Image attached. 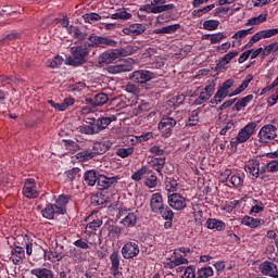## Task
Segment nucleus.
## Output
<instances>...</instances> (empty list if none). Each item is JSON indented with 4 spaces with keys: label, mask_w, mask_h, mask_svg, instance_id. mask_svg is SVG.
I'll return each mask as SVG.
<instances>
[{
    "label": "nucleus",
    "mask_w": 278,
    "mask_h": 278,
    "mask_svg": "<svg viewBox=\"0 0 278 278\" xmlns=\"http://www.w3.org/2000/svg\"><path fill=\"white\" fill-rule=\"evenodd\" d=\"M251 81H253V75L250 74L245 77V79H243V81L241 83L239 88H237L232 91L230 97H236V94H240V92H244V90H247V88H249V85L251 84Z\"/></svg>",
    "instance_id": "nucleus-27"
},
{
    "label": "nucleus",
    "mask_w": 278,
    "mask_h": 278,
    "mask_svg": "<svg viewBox=\"0 0 278 278\" xmlns=\"http://www.w3.org/2000/svg\"><path fill=\"white\" fill-rule=\"evenodd\" d=\"M140 254V248L136 242H127L122 248V255L124 260H134V257H138Z\"/></svg>",
    "instance_id": "nucleus-9"
},
{
    "label": "nucleus",
    "mask_w": 278,
    "mask_h": 278,
    "mask_svg": "<svg viewBox=\"0 0 278 278\" xmlns=\"http://www.w3.org/2000/svg\"><path fill=\"white\" fill-rule=\"evenodd\" d=\"M230 184H232L235 188H240V186H242V178L238 175H233L230 178Z\"/></svg>",
    "instance_id": "nucleus-62"
},
{
    "label": "nucleus",
    "mask_w": 278,
    "mask_h": 278,
    "mask_svg": "<svg viewBox=\"0 0 278 278\" xmlns=\"http://www.w3.org/2000/svg\"><path fill=\"white\" fill-rule=\"evenodd\" d=\"M261 212H264V203L253 200V206L250 211V214H260Z\"/></svg>",
    "instance_id": "nucleus-49"
},
{
    "label": "nucleus",
    "mask_w": 278,
    "mask_h": 278,
    "mask_svg": "<svg viewBox=\"0 0 278 278\" xmlns=\"http://www.w3.org/2000/svg\"><path fill=\"white\" fill-rule=\"evenodd\" d=\"M64 63V59L62 56H54L53 59H50L47 61L46 65L48 68H60L62 64Z\"/></svg>",
    "instance_id": "nucleus-39"
},
{
    "label": "nucleus",
    "mask_w": 278,
    "mask_h": 278,
    "mask_svg": "<svg viewBox=\"0 0 278 278\" xmlns=\"http://www.w3.org/2000/svg\"><path fill=\"white\" fill-rule=\"evenodd\" d=\"M89 45L91 47H116V41L105 37L90 36Z\"/></svg>",
    "instance_id": "nucleus-11"
},
{
    "label": "nucleus",
    "mask_w": 278,
    "mask_h": 278,
    "mask_svg": "<svg viewBox=\"0 0 278 278\" xmlns=\"http://www.w3.org/2000/svg\"><path fill=\"white\" fill-rule=\"evenodd\" d=\"M30 274L37 278H53V273L47 268H35L30 270Z\"/></svg>",
    "instance_id": "nucleus-29"
},
{
    "label": "nucleus",
    "mask_w": 278,
    "mask_h": 278,
    "mask_svg": "<svg viewBox=\"0 0 278 278\" xmlns=\"http://www.w3.org/2000/svg\"><path fill=\"white\" fill-rule=\"evenodd\" d=\"M113 21H129L131 18V13L127 9H118L114 14L111 15Z\"/></svg>",
    "instance_id": "nucleus-26"
},
{
    "label": "nucleus",
    "mask_w": 278,
    "mask_h": 278,
    "mask_svg": "<svg viewBox=\"0 0 278 278\" xmlns=\"http://www.w3.org/2000/svg\"><path fill=\"white\" fill-rule=\"evenodd\" d=\"M199 275L204 278L212 277V275H214V269H212V267H203L199 270Z\"/></svg>",
    "instance_id": "nucleus-60"
},
{
    "label": "nucleus",
    "mask_w": 278,
    "mask_h": 278,
    "mask_svg": "<svg viewBox=\"0 0 278 278\" xmlns=\"http://www.w3.org/2000/svg\"><path fill=\"white\" fill-rule=\"evenodd\" d=\"M177 125V121L173 117H162V119L159 123V129L161 130V134L165 136V138H168L170 134H173V127Z\"/></svg>",
    "instance_id": "nucleus-7"
},
{
    "label": "nucleus",
    "mask_w": 278,
    "mask_h": 278,
    "mask_svg": "<svg viewBox=\"0 0 278 278\" xmlns=\"http://www.w3.org/2000/svg\"><path fill=\"white\" fill-rule=\"evenodd\" d=\"M101 225H103V222L101 219H96V220L87 224V226H86L87 236H94V231H97V229H99V227H101Z\"/></svg>",
    "instance_id": "nucleus-33"
},
{
    "label": "nucleus",
    "mask_w": 278,
    "mask_h": 278,
    "mask_svg": "<svg viewBox=\"0 0 278 278\" xmlns=\"http://www.w3.org/2000/svg\"><path fill=\"white\" fill-rule=\"evenodd\" d=\"M118 181V176L106 177L104 175H100L98 178V187L99 190H108L111 188L113 184Z\"/></svg>",
    "instance_id": "nucleus-15"
},
{
    "label": "nucleus",
    "mask_w": 278,
    "mask_h": 278,
    "mask_svg": "<svg viewBox=\"0 0 278 278\" xmlns=\"http://www.w3.org/2000/svg\"><path fill=\"white\" fill-rule=\"evenodd\" d=\"M220 25V22L217 20H206L203 22V29L206 31H216Z\"/></svg>",
    "instance_id": "nucleus-37"
},
{
    "label": "nucleus",
    "mask_w": 278,
    "mask_h": 278,
    "mask_svg": "<svg viewBox=\"0 0 278 278\" xmlns=\"http://www.w3.org/2000/svg\"><path fill=\"white\" fill-rule=\"evenodd\" d=\"M41 214H42L43 218H47L48 220H53L55 214H58V205L48 204L47 207H45L41 211Z\"/></svg>",
    "instance_id": "nucleus-25"
},
{
    "label": "nucleus",
    "mask_w": 278,
    "mask_h": 278,
    "mask_svg": "<svg viewBox=\"0 0 278 278\" xmlns=\"http://www.w3.org/2000/svg\"><path fill=\"white\" fill-rule=\"evenodd\" d=\"M208 99H210V94L204 93V91H202L199 98L195 99L194 105H203V103H205V101H207Z\"/></svg>",
    "instance_id": "nucleus-58"
},
{
    "label": "nucleus",
    "mask_w": 278,
    "mask_h": 278,
    "mask_svg": "<svg viewBox=\"0 0 278 278\" xmlns=\"http://www.w3.org/2000/svg\"><path fill=\"white\" fill-rule=\"evenodd\" d=\"M23 194L26 199H38V191L31 187H24Z\"/></svg>",
    "instance_id": "nucleus-45"
},
{
    "label": "nucleus",
    "mask_w": 278,
    "mask_h": 278,
    "mask_svg": "<svg viewBox=\"0 0 278 278\" xmlns=\"http://www.w3.org/2000/svg\"><path fill=\"white\" fill-rule=\"evenodd\" d=\"M105 203V198L101 197L100 194H96L91 197V205L97 207V205H103Z\"/></svg>",
    "instance_id": "nucleus-53"
},
{
    "label": "nucleus",
    "mask_w": 278,
    "mask_h": 278,
    "mask_svg": "<svg viewBox=\"0 0 278 278\" xmlns=\"http://www.w3.org/2000/svg\"><path fill=\"white\" fill-rule=\"evenodd\" d=\"M278 28L264 29L257 31L254 36L251 37L249 42L245 45L247 49H251L255 42H260V40H264L266 38H273V36H277Z\"/></svg>",
    "instance_id": "nucleus-5"
},
{
    "label": "nucleus",
    "mask_w": 278,
    "mask_h": 278,
    "mask_svg": "<svg viewBox=\"0 0 278 278\" xmlns=\"http://www.w3.org/2000/svg\"><path fill=\"white\" fill-rule=\"evenodd\" d=\"M77 129L79 134H85L86 136H94V134H99L94 122L90 123V125L79 126Z\"/></svg>",
    "instance_id": "nucleus-28"
},
{
    "label": "nucleus",
    "mask_w": 278,
    "mask_h": 278,
    "mask_svg": "<svg viewBox=\"0 0 278 278\" xmlns=\"http://www.w3.org/2000/svg\"><path fill=\"white\" fill-rule=\"evenodd\" d=\"M251 101H253V96L249 94V96L242 98L241 100L237 101L235 103V105H249V103H251Z\"/></svg>",
    "instance_id": "nucleus-61"
},
{
    "label": "nucleus",
    "mask_w": 278,
    "mask_h": 278,
    "mask_svg": "<svg viewBox=\"0 0 278 278\" xmlns=\"http://www.w3.org/2000/svg\"><path fill=\"white\" fill-rule=\"evenodd\" d=\"M240 52L233 50V51H229L228 53H226L219 61V64H223L224 66H227V64H229V62H231V60H233V58H238Z\"/></svg>",
    "instance_id": "nucleus-40"
},
{
    "label": "nucleus",
    "mask_w": 278,
    "mask_h": 278,
    "mask_svg": "<svg viewBox=\"0 0 278 278\" xmlns=\"http://www.w3.org/2000/svg\"><path fill=\"white\" fill-rule=\"evenodd\" d=\"M199 123V113L193 111L188 118L187 127H194Z\"/></svg>",
    "instance_id": "nucleus-51"
},
{
    "label": "nucleus",
    "mask_w": 278,
    "mask_h": 278,
    "mask_svg": "<svg viewBox=\"0 0 278 278\" xmlns=\"http://www.w3.org/2000/svg\"><path fill=\"white\" fill-rule=\"evenodd\" d=\"M264 21H266V14H260L255 17L248 20L245 26L251 27V25H260L261 23H264Z\"/></svg>",
    "instance_id": "nucleus-43"
},
{
    "label": "nucleus",
    "mask_w": 278,
    "mask_h": 278,
    "mask_svg": "<svg viewBox=\"0 0 278 278\" xmlns=\"http://www.w3.org/2000/svg\"><path fill=\"white\" fill-rule=\"evenodd\" d=\"M11 260L15 266L23 264V260H25V249H23V247L16 245L11 251Z\"/></svg>",
    "instance_id": "nucleus-17"
},
{
    "label": "nucleus",
    "mask_w": 278,
    "mask_h": 278,
    "mask_svg": "<svg viewBox=\"0 0 278 278\" xmlns=\"http://www.w3.org/2000/svg\"><path fill=\"white\" fill-rule=\"evenodd\" d=\"M235 80L233 79H227L226 81L223 83L222 86H219V90H222L223 92H226L227 94H229V89L233 86Z\"/></svg>",
    "instance_id": "nucleus-52"
},
{
    "label": "nucleus",
    "mask_w": 278,
    "mask_h": 278,
    "mask_svg": "<svg viewBox=\"0 0 278 278\" xmlns=\"http://www.w3.org/2000/svg\"><path fill=\"white\" fill-rule=\"evenodd\" d=\"M131 71V66L127 64H118L109 66V73L118 74V73H127Z\"/></svg>",
    "instance_id": "nucleus-35"
},
{
    "label": "nucleus",
    "mask_w": 278,
    "mask_h": 278,
    "mask_svg": "<svg viewBox=\"0 0 278 278\" xmlns=\"http://www.w3.org/2000/svg\"><path fill=\"white\" fill-rule=\"evenodd\" d=\"M241 223L247 227H251V229H255V227H260V225H262V222L260 219L253 218L251 216H245Z\"/></svg>",
    "instance_id": "nucleus-38"
},
{
    "label": "nucleus",
    "mask_w": 278,
    "mask_h": 278,
    "mask_svg": "<svg viewBox=\"0 0 278 278\" xmlns=\"http://www.w3.org/2000/svg\"><path fill=\"white\" fill-rule=\"evenodd\" d=\"M68 201H71V195L61 194L56 199V214H66V205H68Z\"/></svg>",
    "instance_id": "nucleus-22"
},
{
    "label": "nucleus",
    "mask_w": 278,
    "mask_h": 278,
    "mask_svg": "<svg viewBox=\"0 0 278 278\" xmlns=\"http://www.w3.org/2000/svg\"><path fill=\"white\" fill-rule=\"evenodd\" d=\"M65 254L62 252H51L50 253V260L51 262H62L64 260Z\"/></svg>",
    "instance_id": "nucleus-57"
},
{
    "label": "nucleus",
    "mask_w": 278,
    "mask_h": 278,
    "mask_svg": "<svg viewBox=\"0 0 278 278\" xmlns=\"http://www.w3.org/2000/svg\"><path fill=\"white\" fill-rule=\"evenodd\" d=\"M229 49H231V42L226 41V42L217 46L216 51H217V53H227V51H229Z\"/></svg>",
    "instance_id": "nucleus-56"
},
{
    "label": "nucleus",
    "mask_w": 278,
    "mask_h": 278,
    "mask_svg": "<svg viewBox=\"0 0 278 278\" xmlns=\"http://www.w3.org/2000/svg\"><path fill=\"white\" fill-rule=\"evenodd\" d=\"M125 90L130 94H140V88H138V86H136L135 84L126 85Z\"/></svg>",
    "instance_id": "nucleus-59"
},
{
    "label": "nucleus",
    "mask_w": 278,
    "mask_h": 278,
    "mask_svg": "<svg viewBox=\"0 0 278 278\" xmlns=\"http://www.w3.org/2000/svg\"><path fill=\"white\" fill-rule=\"evenodd\" d=\"M268 173H277L278 170V161H270L267 165Z\"/></svg>",
    "instance_id": "nucleus-64"
},
{
    "label": "nucleus",
    "mask_w": 278,
    "mask_h": 278,
    "mask_svg": "<svg viewBox=\"0 0 278 278\" xmlns=\"http://www.w3.org/2000/svg\"><path fill=\"white\" fill-rule=\"evenodd\" d=\"M227 97H229V93L218 89L214 98L211 100V103H216V105H218V103H223Z\"/></svg>",
    "instance_id": "nucleus-41"
},
{
    "label": "nucleus",
    "mask_w": 278,
    "mask_h": 278,
    "mask_svg": "<svg viewBox=\"0 0 278 278\" xmlns=\"http://www.w3.org/2000/svg\"><path fill=\"white\" fill-rule=\"evenodd\" d=\"M194 267L193 266H189L186 268L182 278H194Z\"/></svg>",
    "instance_id": "nucleus-63"
},
{
    "label": "nucleus",
    "mask_w": 278,
    "mask_h": 278,
    "mask_svg": "<svg viewBox=\"0 0 278 278\" xmlns=\"http://www.w3.org/2000/svg\"><path fill=\"white\" fill-rule=\"evenodd\" d=\"M245 173L252 176V179H257L260 177V161L251 160L244 167Z\"/></svg>",
    "instance_id": "nucleus-19"
},
{
    "label": "nucleus",
    "mask_w": 278,
    "mask_h": 278,
    "mask_svg": "<svg viewBox=\"0 0 278 278\" xmlns=\"http://www.w3.org/2000/svg\"><path fill=\"white\" fill-rule=\"evenodd\" d=\"M168 205L173 207V210H186V207H188V200L179 193H172L168 195Z\"/></svg>",
    "instance_id": "nucleus-8"
},
{
    "label": "nucleus",
    "mask_w": 278,
    "mask_h": 278,
    "mask_svg": "<svg viewBox=\"0 0 278 278\" xmlns=\"http://www.w3.org/2000/svg\"><path fill=\"white\" fill-rule=\"evenodd\" d=\"M144 179V186L148 188H155V186H157V176L153 174V170L148 169V174H146Z\"/></svg>",
    "instance_id": "nucleus-32"
},
{
    "label": "nucleus",
    "mask_w": 278,
    "mask_h": 278,
    "mask_svg": "<svg viewBox=\"0 0 278 278\" xmlns=\"http://www.w3.org/2000/svg\"><path fill=\"white\" fill-rule=\"evenodd\" d=\"M168 101H169V103H172V105H181V103H184V101H186V96L179 94V96L170 98Z\"/></svg>",
    "instance_id": "nucleus-55"
},
{
    "label": "nucleus",
    "mask_w": 278,
    "mask_h": 278,
    "mask_svg": "<svg viewBox=\"0 0 278 278\" xmlns=\"http://www.w3.org/2000/svg\"><path fill=\"white\" fill-rule=\"evenodd\" d=\"M278 51V42L269 43L264 50H263V56L266 58L270 55V53H277Z\"/></svg>",
    "instance_id": "nucleus-46"
},
{
    "label": "nucleus",
    "mask_w": 278,
    "mask_h": 278,
    "mask_svg": "<svg viewBox=\"0 0 278 278\" xmlns=\"http://www.w3.org/2000/svg\"><path fill=\"white\" fill-rule=\"evenodd\" d=\"M207 229H216V231H223L225 229V224L222 220L208 218L206 220Z\"/></svg>",
    "instance_id": "nucleus-31"
},
{
    "label": "nucleus",
    "mask_w": 278,
    "mask_h": 278,
    "mask_svg": "<svg viewBox=\"0 0 278 278\" xmlns=\"http://www.w3.org/2000/svg\"><path fill=\"white\" fill-rule=\"evenodd\" d=\"M251 34V28L249 29H241L238 30L232 35L233 40H243V38H247Z\"/></svg>",
    "instance_id": "nucleus-50"
},
{
    "label": "nucleus",
    "mask_w": 278,
    "mask_h": 278,
    "mask_svg": "<svg viewBox=\"0 0 278 278\" xmlns=\"http://www.w3.org/2000/svg\"><path fill=\"white\" fill-rule=\"evenodd\" d=\"M83 18L85 23L92 24V23H98V21H101V15L94 12H90V13L84 14Z\"/></svg>",
    "instance_id": "nucleus-42"
},
{
    "label": "nucleus",
    "mask_w": 278,
    "mask_h": 278,
    "mask_svg": "<svg viewBox=\"0 0 278 278\" xmlns=\"http://www.w3.org/2000/svg\"><path fill=\"white\" fill-rule=\"evenodd\" d=\"M138 220V216L135 213H128L123 219L122 225L125 227H134Z\"/></svg>",
    "instance_id": "nucleus-36"
},
{
    "label": "nucleus",
    "mask_w": 278,
    "mask_h": 278,
    "mask_svg": "<svg viewBox=\"0 0 278 278\" xmlns=\"http://www.w3.org/2000/svg\"><path fill=\"white\" fill-rule=\"evenodd\" d=\"M116 121V116H110V117H99L96 122L93 119V123L96 125V129L98 134L100 131H103V129H108V126L113 122Z\"/></svg>",
    "instance_id": "nucleus-20"
},
{
    "label": "nucleus",
    "mask_w": 278,
    "mask_h": 278,
    "mask_svg": "<svg viewBox=\"0 0 278 278\" xmlns=\"http://www.w3.org/2000/svg\"><path fill=\"white\" fill-rule=\"evenodd\" d=\"M166 0H146V4L139 9V12H147V14H162L173 10L175 4H164Z\"/></svg>",
    "instance_id": "nucleus-2"
},
{
    "label": "nucleus",
    "mask_w": 278,
    "mask_h": 278,
    "mask_svg": "<svg viewBox=\"0 0 278 278\" xmlns=\"http://www.w3.org/2000/svg\"><path fill=\"white\" fill-rule=\"evenodd\" d=\"M226 38H227V35L224 33L213 34L210 37V42L211 45H218V42H220L222 40H225Z\"/></svg>",
    "instance_id": "nucleus-48"
},
{
    "label": "nucleus",
    "mask_w": 278,
    "mask_h": 278,
    "mask_svg": "<svg viewBox=\"0 0 278 278\" xmlns=\"http://www.w3.org/2000/svg\"><path fill=\"white\" fill-rule=\"evenodd\" d=\"M110 260H111V273H112L113 277H115V278L123 277V273L121 270H118V268H121V257L118 256V252L114 251L110 255Z\"/></svg>",
    "instance_id": "nucleus-13"
},
{
    "label": "nucleus",
    "mask_w": 278,
    "mask_h": 278,
    "mask_svg": "<svg viewBox=\"0 0 278 278\" xmlns=\"http://www.w3.org/2000/svg\"><path fill=\"white\" fill-rule=\"evenodd\" d=\"M255 129H257V123L250 122L245 125L238 134L236 140L230 142L231 147H237L238 144H242V142H247L255 134Z\"/></svg>",
    "instance_id": "nucleus-3"
},
{
    "label": "nucleus",
    "mask_w": 278,
    "mask_h": 278,
    "mask_svg": "<svg viewBox=\"0 0 278 278\" xmlns=\"http://www.w3.org/2000/svg\"><path fill=\"white\" fill-rule=\"evenodd\" d=\"M134 81L137 84H147V81H151V79H155V74L151 71L139 70L132 73Z\"/></svg>",
    "instance_id": "nucleus-10"
},
{
    "label": "nucleus",
    "mask_w": 278,
    "mask_h": 278,
    "mask_svg": "<svg viewBox=\"0 0 278 278\" xmlns=\"http://www.w3.org/2000/svg\"><path fill=\"white\" fill-rule=\"evenodd\" d=\"M148 173H149V168L143 166L132 174L131 179L134 181H140L142 179V177H147Z\"/></svg>",
    "instance_id": "nucleus-44"
},
{
    "label": "nucleus",
    "mask_w": 278,
    "mask_h": 278,
    "mask_svg": "<svg viewBox=\"0 0 278 278\" xmlns=\"http://www.w3.org/2000/svg\"><path fill=\"white\" fill-rule=\"evenodd\" d=\"M150 207L151 212L160 214L161 210L164 207V198H162L161 193L152 194L150 199Z\"/></svg>",
    "instance_id": "nucleus-14"
},
{
    "label": "nucleus",
    "mask_w": 278,
    "mask_h": 278,
    "mask_svg": "<svg viewBox=\"0 0 278 278\" xmlns=\"http://www.w3.org/2000/svg\"><path fill=\"white\" fill-rule=\"evenodd\" d=\"M146 29L142 24H130L123 29V34L126 36H140V34H144Z\"/></svg>",
    "instance_id": "nucleus-16"
},
{
    "label": "nucleus",
    "mask_w": 278,
    "mask_h": 278,
    "mask_svg": "<svg viewBox=\"0 0 278 278\" xmlns=\"http://www.w3.org/2000/svg\"><path fill=\"white\" fill-rule=\"evenodd\" d=\"M141 47L140 43H131L124 48L114 49L109 52H104L100 55V62L104 64H112L114 60H118V58H127V55H134V53H138Z\"/></svg>",
    "instance_id": "nucleus-1"
},
{
    "label": "nucleus",
    "mask_w": 278,
    "mask_h": 278,
    "mask_svg": "<svg viewBox=\"0 0 278 278\" xmlns=\"http://www.w3.org/2000/svg\"><path fill=\"white\" fill-rule=\"evenodd\" d=\"M72 56L66 60V64L70 66H79L86 62V55H88V48L73 47L71 49Z\"/></svg>",
    "instance_id": "nucleus-4"
},
{
    "label": "nucleus",
    "mask_w": 278,
    "mask_h": 278,
    "mask_svg": "<svg viewBox=\"0 0 278 278\" xmlns=\"http://www.w3.org/2000/svg\"><path fill=\"white\" fill-rule=\"evenodd\" d=\"M179 27H180L179 24L168 25L162 28L154 29L153 34H157V35L175 34V31H177Z\"/></svg>",
    "instance_id": "nucleus-30"
},
{
    "label": "nucleus",
    "mask_w": 278,
    "mask_h": 278,
    "mask_svg": "<svg viewBox=\"0 0 278 278\" xmlns=\"http://www.w3.org/2000/svg\"><path fill=\"white\" fill-rule=\"evenodd\" d=\"M214 90H216V83L212 80L205 86L203 93L208 94V97H212V94H214Z\"/></svg>",
    "instance_id": "nucleus-54"
},
{
    "label": "nucleus",
    "mask_w": 278,
    "mask_h": 278,
    "mask_svg": "<svg viewBox=\"0 0 278 278\" xmlns=\"http://www.w3.org/2000/svg\"><path fill=\"white\" fill-rule=\"evenodd\" d=\"M96 156L94 150H84L76 154V159H78L79 162H88V160H92V157Z\"/></svg>",
    "instance_id": "nucleus-34"
},
{
    "label": "nucleus",
    "mask_w": 278,
    "mask_h": 278,
    "mask_svg": "<svg viewBox=\"0 0 278 278\" xmlns=\"http://www.w3.org/2000/svg\"><path fill=\"white\" fill-rule=\"evenodd\" d=\"M110 147H112L110 140L97 141L93 143L92 151L96 155H103V153H106V151L110 150Z\"/></svg>",
    "instance_id": "nucleus-21"
},
{
    "label": "nucleus",
    "mask_w": 278,
    "mask_h": 278,
    "mask_svg": "<svg viewBox=\"0 0 278 278\" xmlns=\"http://www.w3.org/2000/svg\"><path fill=\"white\" fill-rule=\"evenodd\" d=\"M87 103H91V105H105L108 103L109 98L105 93H98L93 98H87Z\"/></svg>",
    "instance_id": "nucleus-23"
},
{
    "label": "nucleus",
    "mask_w": 278,
    "mask_h": 278,
    "mask_svg": "<svg viewBox=\"0 0 278 278\" xmlns=\"http://www.w3.org/2000/svg\"><path fill=\"white\" fill-rule=\"evenodd\" d=\"M116 155L119 157H129V155H134V148H119L116 150Z\"/></svg>",
    "instance_id": "nucleus-47"
},
{
    "label": "nucleus",
    "mask_w": 278,
    "mask_h": 278,
    "mask_svg": "<svg viewBox=\"0 0 278 278\" xmlns=\"http://www.w3.org/2000/svg\"><path fill=\"white\" fill-rule=\"evenodd\" d=\"M277 138V127L273 124H267L258 131L260 142H268V140H275Z\"/></svg>",
    "instance_id": "nucleus-6"
},
{
    "label": "nucleus",
    "mask_w": 278,
    "mask_h": 278,
    "mask_svg": "<svg viewBox=\"0 0 278 278\" xmlns=\"http://www.w3.org/2000/svg\"><path fill=\"white\" fill-rule=\"evenodd\" d=\"M260 270L262 275H265L266 277H278V270H277V265L270 261H265L261 263L260 265Z\"/></svg>",
    "instance_id": "nucleus-12"
},
{
    "label": "nucleus",
    "mask_w": 278,
    "mask_h": 278,
    "mask_svg": "<svg viewBox=\"0 0 278 278\" xmlns=\"http://www.w3.org/2000/svg\"><path fill=\"white\" fill-rule=\"evenodd\" d=\"M84 179L87 186H94L96 184H99V176L97 175V170L94 169L87 170L84 174Z\"/></svg>",
    "instance_id": "nucleus-24"
},
{
    "label": "nucleus",
    "mask_w": 278,
    "mask_h": 278,
    "mask_svg": "<svg viewBox=\"0 0 278 278\" xmlns=\"http://www.w3.org/2000/svg\"><path fill=\"white\" fill-rule=\"evenodd\" d=\"M159 214H161L162 218L166 220L164 224L165 229H170V227H173V218H175V213H173V210H170L168 206H163Z\"/></svg>",
    "instance_id": "nucleus-18"
}]
</instances>
